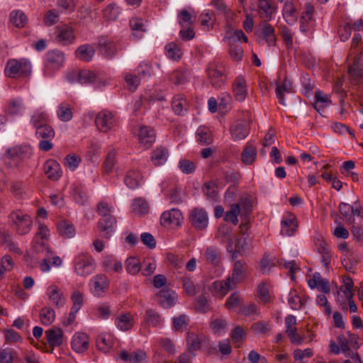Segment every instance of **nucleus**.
Segmentation results:
<instances>
[{"instance_id": "f257e3e1", "label": "nucleus", "mask_w": 363, "mask_h": 363, "mask_svg": "<svg viewBox=\"0 0 363 363\" xmlns=\"http://www.w3.org/2000/svg\"><path fill=\"white\" fill-rule=\"evenodd\" d=\"M5 74L10 78L28 77L32 72L30 62L26 59L8 60L5 67Z\"/></svg>"}, {"instance_id": "f03ea898", "label": "nucleus", "mask_w": 363, "mask_h": 363, "mask_svg": "<svg viewBox=\"0 0 363 363\" xmlns=\"http://www.w3.org/2000/svg\"><path fill=\"white\" fill-rule=\"evenodd\" d=\"M11 225L16 233L20 235L28 234L32 228L33 220L30 216L17 210L9 216Z\"/></svg>"}, {"instance_id": "7ed1b4c3", "label": "nucleus", "mask_w": 363, "mask_h": 363, "mask_svg": "<svg viewBox=\"0 0 363 363\" xmlns=\"http://www.w3.org/2000/svg\"><path fill=\"white\" fill-rule=\"evenodd\" d=\"M255 35L259 45L267 43L269 47L277 45V36L274 27L267 21L258 25L255 30Z\"/></svg>"}, {"instance_id": "20e7f679", "label": "nucleus", "mask_w": 363, "mask_h": 363, "mask_svg": "<svg viewBox=\"0 0 363 363\" xmlns=\"http://www.w3.org/2000/svg\"><path fill=\"white\" fill-rule=\"evenodd\" d=\"M55 132L52 126L45 125L38 127L35 131V136L40 140L38 147L40 150L48 152L53 147L52 140L54 139Z\"/></svg>"}, {"instance_id": "39448f33", "label": "nucleus", "mask_w": 363, "mask_h": 363, "mask_svg": "<svg viewBox=\"0 0 363 363\" xmlns=\"http://www.w3.org/2000/svg\"><path fill=\"white\" fill-rule=\"evenodd\" d=\"M208 78L210 84L216 89L221 88L227 79L224 67L221 64L211 62L207 69Z\"/></svg>"}, {"instance_id": "423d86ee", "label": "nucleus", "mask_w": 363, "mask_h": 363, "mask_svg": "<svg viewBox=\"0 0 363 363\" xmlns=\"http://www.w3.org/2000/svg\"><path fill=\"white\" fill-rule=\"evenodd\" d=\"M90 290L91 294L97 297L104 296L109 287V280L104 274H97L90 281Z\"/></svg>"}, {"instance_id": "0eeeda50", "label": "nucleus", "mask_w": 363, "mask_h": 363, "mask_svg": "<svg viewBox=\"0 0 363 363\" xmlns=\"http://www.w3.org/2000/svg\"><path fill=\"white\" fill-rule=\"evenodd\" d=\"M191 225L197 230H205L208 224V217L206 211L203 208H194L189 215Z\"/></svg>"}, {"instance_id": "6e6552de", "label": "nucleus", "mask_w": 363, "mask_h": 363, "mask_svg": "<svg viewBox=\"0 0 363 363\" xmlns=\"http://www.w3.org/2000/svg\"><path fill=\"white\" fill-rule=\"evenodd\" d=\"M95 123L99 130L104 133L111 130L116 123L113 113L108 111L99 112L96 115Z\"/></svg>"}, {"instance_id": "1a4fd4ad", "label": "nucleus", "mask_w": 363, "mask_h": 363, "mask_svg": "<svg viewBox=\"0 0 363 363\" xmlns=\"http://www.w3.org/2000/svg\"><path fill=\"white\" fill-rule=\"evenodd\" d=\"M184 218L182 212L177 208H172L164 211L160 218V223L164 227L170 225L179 226Z\"/></svg>"}, {"instance_id": "9d476101", "label": "nucleus", "mask_w": 363, "mask_h": 363, "mask_svg": "<svg viewBox=\"0 0 363 363\" xmlns=\"http://www.w3.org/2000/svg\"><path fill=\"white\" fill-rule=\"evenodd\" d=\"M247 264L244 260L235 262L232 273L228 277L237 286V285L245 280L247 277Z\"/></svg>"}, {"instance_id": "9b49d317", "label": "nucleus", "mask_w": 363, "mask_h": 363, "mask_svg": "<svg viewBox=\"0 0 363 363\" xmlns=\"http://www.w3.org/2000/svg\"><path fill=\"white\" fill-rule=\"evenodd\" d=\"M139 143L145 148H150L156 140L155 130L145 125H140L138 132Z\"/></svg>"}, {"instance_id": "f8f14e48", "label": "nucleus", "mask_w": 363, "mask_h": 363, "mask_svg": "<svg viewBox=\"0 0 363 363\" xmlns=\"http://www.w3.org/2000/svg\"><path fill=\"white\" fill-rule=\"evenodd\" d=\"M97 49L103 56L107 58H113L117 54L115 43L106 36L99 38Z\"/></svg>"}, {"instance_id": "ddd939ff", "label": "nucleus", "mask_w": 363, "mask_h": 363, "mask_svg": "<svg viewBox=\"0 0 363 363\" xmlns=\"http://www.w3.org/2000/svg\"><path fill=\"white\" fill-rule=\"evenodd\" d=\"M236 286L227 277L225 279L217 280L213 282L212 289L214 296L222 298L230 291L235 289Z\"/></svg>"}, {"instance_id": "4468645a", "label": "nucleus", "mask_w": 363, "mask_h": 363, "mask_svg": "<svg viewBox=\"0 0 363 363\" xmlns=\"http://www.w3.org/2000/svg\"><path fill=\"white\" fill-rule=\"evenodd\" d=\"M230 133L235 140L245 139L249 134L250 128L245 120H238L231 125Z\"/></svg>"}, {"instance_id": "2eb2a0df", "label": "nucleus", "mask_w": 363, "mask_h": 363, "mask_svg": "<svg viewBox=\"0 0 363 363\" xmlns=\"http://www.w3.org/2000/svg\"><path fill=\"white\" fill-rule=\"evenodd\" d=\"M46 295L56 308H61L65 304V298L62 291L56 286L50 285L47 288Z\"/></svg>"}, {"instance_id": "dca6fc26", "label": "nucleus", "mask_w": 363, "mask_h": 363, "mask_svg": "<svg viewBox=\"0 0 363 363\" xmlns=\"http://www.w3.org/2000/svg\"><path fill=\"white\" fill-rule=\"evenodd\" d=\"M65 55L62 52L55 50L48 51L45 57V65L48 68L59 69L64 63Z\"/></svg>"}, {"instance_id": "f3484780", "label": "nucleus", "mask_w": 363, "mask_h": 363, "mask_svg": "<svg viewBox=\"0 0 363 363\" xmlns=\"http://www.w3.org/2000/svg\"><path fill=\"white\" fill-rule=\"evenodd\" d=\"M121 360L129 363H146L147 354L141 350H135L133 352H128L126 350H122L119 353Z\"/></svg>"}, {"instance_id": "a211bd4d", "label": "nucleus", "mask_w": 363, "mask_h": 363, "mask_svg": "<svg viewBox=\"0 0 363 363\" xmlns=\"http://www.w3.org/2000/svg\"><path fill=\"white\" fill-rule=\"evenodd\" d=\"M43 171L49 179L57 181L62 176L60 164L55 160H48L43 164Z\"/></svg>"}, {"instance_id": "6ab92c4d", "label": "nucleus", "mask_w": 363, "mask_h": 363, "mask_svg": "<svg viewBox=\"0 0 363 363\" xmlns=\"http://www.w3.org/2000/svg\"><path fill=\"white\" fill-rule=\"evenodd\" d=\"M47 342L52 348L60 347L63 343L64 334L61 328L54 327L45 331Z\"/></svg>"}, {"instance_id": "aec40b11", "label": "nucleus", "mask_w": 363, "mask_h": 363, "mask_svg": "<svg viewBox=\"0 0 363 363\" xmlns=\"http://www.w3.org/2000/svg\"><path fill=\"white\" fill-rule=\"evenodd\" d=\"M71 346L77 353H84L89 347L88 336L84 333H77L74 335Z\"/></svg>"}, {"instance_id": "412c9836", "label": "nucleus", "mask_w": 363, "mask_h": 363, "mask_svg": "<svg viewBox=\"0 0 363 363\" xmlns=\"http://www.w3.org/2000/svg\"><path fill=\"white\" fill-rule=\"evenodd\" d=\"M293 91H294L291 82L288 80L286 77H285L282 82H276L275 93L280 104L285 106L286 103L284 98V94H289L292 93Z\"/></svg>"}, {"instance_id": "4be33fe9", "label": "nucleus", "mask_w": 363, "mask_h": 363, "mask_svg": "<svg viewBox=\"0 0 363 363\" xmlns=\"http://www.w3.org/2000/svg\"><path fill=\"white\" fill-rule=\"evenodd\" d=\"M233 92L237 101L241 102L245 99L247 95L246 82L242 76L236 77L233 84Z\"/></svg>"}, {"instance_id": "5701e85b", "label": "nucleus", "mask_w": 363, "mask_h": 363, "mask_svg": "<svg viewBox=\"0 0 363 363\" xmlns=\"http://www.w3.org/2000/svg\"><path fill=\"white\" fill-rule=\"evenodd\" d=\"M57 40L62 45H69L74 42L75 35L72 28L63 26L57 28Z\"/></svg>"}, {"instance_id": "b1692460", "label": "nucleus", "mask_w": 363, "mask_h": 363, "mask_svg": "<svg viewBox=\"0 0 363 363\" xmlns=\"http://www.w3.org/2000/svg\"><path fill=\"white\" fill-rule=\"evenodd\" d=\"M308 284L311 289L317 288L325 294L330 292V288L328 280L323 279L318 272L313 274V278L308 281Z\"/></svg>"}, {"instance_id": "393cba45", "label": "nucleus", "mask_w": 363, "mask_h": 363, "mask_svg": "<svg viewBox=\"0 0 363 363\" xmlns=\"http://www.w3.org/2000/svg\"><path fill=\"white\" fill-rule=\"evenodd\" d=\"M94 262L91 259H82L75 264V272L79 276H87L94 271Z\"/></svg>"}, {"instance_id": "a878e982", "label": "nucleus", "mask_w": 363, "mask_h": 363, "mask_svg": "<svg viewBox=\"0 0 363 363\" xmlns=\"http://www.w3.org/2000/svg\"><path fill=\"white\" fill-rule=\"evenodd\" d=\"M114 323L119 330L127 331L133 327L135 322L130 313H122L115 318Z\"/></svg>"}, {"instance_id": "bb28decb", "label": "nucleus", "mask_w": 363, "mask_h": 363, "mask_svg": "<svg viewBox=\"0 0 363 363\" xmlns=\"http://www.w3.org/2000/svg\"><path fill=\"white\" fill-rule=\"evenodd\" d=\"M116 220L112 216H108V218H102L98 222V228L101 232L104 233L103 236L108 239L111 233L114 230V225Z\"/></svg>"}, {"instance_id": "cd10ccee", "label": "nucleus", "mask_w": 363, "mask_h": 363, "mask_svg": "<svg viewBox=\"0 0 363 363\" xmlns=\"http://www.w3.org/2000/svg\"><path fill=\"white\" fill-rule=\"evenodd\" d=\"M160 303L164 308H170L174 304L175 294L167 288H163L158 294Z\"/></svg>"}, {"instance_id": "c85d7f7f", "label": "nucleus", "mask_w": 363, "mask_h": 363, "mask_svg": "<svg viewBox=\"0 0 363 363\" xmlns=\"http://www.w3.org/2000/svg\"><path fill=\"white\" fill-rule=\"evenodd\" d=\"M75 55L82 61L90 62L95 55V49L89 44H84L76 50Z\"/></svg>"}, {"instance_id": "c756f323", "label": "nucleus", "mask_w": 363, "mask_h": 363, "mask_svg": "<svg viewBox=\"0 0 363 363\" xmlns=\"http://www.w3.org/2000/svg\"><path fill=\"white\" fill-rule=\"evenodd\" d=\"M204 257L206 262L213 267L218 266L222 259L220 251L213 246L206 248Z\"/></svg>"}, {"instance_id": "7c9ffc66", "label": "nucleus", "mask_w": 363, "mask_h": 363, "mask_svg": "<svg viewBox=\"0 0 363 363\" xmlns=\"http://www.w3.org/2000/svg\"><path fill=\"white\" fill-rule=\"evenodd\" d=\"M141 179V173L138 170L131 169L125 174L124 182L128 188L135 189L139 186Z\"/></svg>"}, {"instance_id": "2f4dec72", "label": "nucleus", "mask_w": 363, "mask_h": 363, "mask_svg": "<svg viewBox=\"0 0 363 363\" xmlns=\"http://www.w3.org/2000/svg\"><path fill=\"white\" fill-rule=\"evenodd\" d=\"M197 142L202 145H210L213 142V135L208 127L200 126L196 132Z\"/></svg>"}, {"instance_id": "473e14b6", "label": "nucleus", "mask_w": 363, "mask_h": 363, "mask_svg": "<svg viewBox=\"0 0 363 363\" xmlns=\"http://www.w3.org/2000/svg\"><path fill=\"white\" fill-rule=\"evenodd\" d=\"M190 75L188 69H177L171 74L169 79L176 85H182L189 81Z\"/></svg>"}, {"instance_id": "72a5a7b5", "label": "nucleus", "mask_w": 363, "mask_h": 363, "mask_svg": "<svg viewBox=\"0 0 363 363\" xmlns=\"http://www.w3.org/2000/svg\"><path fill=\"white\" fill-rule=\"evenodd\" d=\"M169 152L167 148L158 147L155 149L151 155V161L156 166L162 165L167 160Z\"/></svg>"}, {"instance_id": "f704fd0d", "label": "nucleus", "mask_w": 363, "mask_h": 363, "mask_svg": "<svg viewBox=\"0 0 363 363\" xmlns=\"http://www.w3.org/2000/svg\"><path fill=\"white\" fill-rule=\"evenodd\" d=\"M257 156V149L255 146L250 144H247L242 154H241V160L242 162L247 165L252 164Z\"/></svg>"}, {"instance_id": "c9c22d12", "label": "nucleus", "mask_w": 363, "mask_h": 363, "mask_svg": "<svg viewBox=\"0 0 363 363\" xmlns=\"http://www.w3.org/2000/svg\"><path fill=\"white\" fill-rule=\"evenodd\" d=\"M59 234L65 238H71L75 235V228L71 223L61 220L57 223Z\"/></svg>"}, {"instance_id": "e433bc0d", "label": "nucleus", "mask_w": 363, "mask_h": 363, "mask_svg": "<svg viewBox=\"0 0 363 363\" xmlns=\"http://www.w3.org/2000/svg\"><path fill=\"white\" fill-rule=\"evenodd\" d=\"M112 345V337L110 334H101L96 338L97 348L105 353L109 351Z\"/></svg>"}, {"instance_id": "4c0bfd02", "label": "nucleus", "mask_w": 363, "mask_h": 363, "mask_svg": "<svg viewBox=\"0 0 363 363\" xmlns=\"http://www.w3.org/2000/svg\"><path fill=\"white\" fill-rule=\"evenodd\" d=\"M296 9L291 2H286L283 8V16L289 24H293L297 21Z\"/></svg>"}, {"instance_id": "58836bf2", "label": "nucleus", "mask_w": 363, "mask_h": 363, "mask_svg": "<svg viewBox=\"0 0 363 363\" xmlns=\"http://www.w3.org/2000/svg\"><path fill=\"white\" fill-rule=\"evenodd\" d=\"M125 268L128 274L135 275L142 269V265L138 258L130 257L125 260Z\"/></svg>"}, {"instance_id": "ea45409f", "label": "nucleus", "mask_w": 363, "mask_h": 363, "mask_svg": "<svg viewBox=\"0 0 363 363\" xmlns=\"http://www.w3.org/2000/svg\"><path fill=\"white\" fill-rule=\"evenodd\" d=\"M57 115L61 121H71L73 116L71 106L67 103L60 104L57 110Z\"/></svg>"}, {"instance_id": "a19ab883", "label": "nucleus", "mask_w": 363, "mask_h": 363, "mask_svg": "<svg viewBox=\"0 0 363 363\" xmlns=\"http://www.w3.org/2000/svg\"><path fill=\"white\" fill-rule=\"evenodd\" d=\"M187 101L182 95L175 96L172 102V109L177 115H183L186 111Z\"/></svg>"}, {"instance_id": "79ce46f5", "label": "nucleus", "mask_w": 363, "mask_h": 363, "mask_svg": "<svg viewBox=\"0 0 363 363\" xmlns=\"http://www.w3.org/2000/svg\"><path fill=\"white\" fill-rule=\"evenodd\" d=\"M349 74L355 83H359L363 78L362 69L359 67V58H355L349 67Z\"/></svg>"}, {"instance_id": "37998d69", "label": "nucleus", "mask_w": 363, "mask_h": 363, "mask_svg": "<svg viewBox=\"0 0 363 363\" xmlns=\"http://www.w3.org/2000/svg\"><path fill=\"white\" fill-rule=\"evenodd\" d=\"M40 318L42 324L50 325L55 318V312L53 308L49 306L43 307L40 312Z\"/></svg>"}, {"instance_id": "c03bdc74", "label": "nucleus", "mask_w": 363, "mask_h": 363, "mask_svg": "<svg viewBox=\"0 0 363 363\" xmlns=\"http://www.w3.org/2000/svg\"><path fill=\"white\" fill-rule=\"evenodd\" d=\"M165 50L168 58L175 61H178L181 59L182 51L174 42H171L167 44L165 47Z\"/></svg>"}, {"instance_id": "a18cd8bd", "label": "nucleus", "mask_w": 363, "mask_h": 363, "mask_svg": "<svg viewBox=\"0 0 363 363\" xmlns=\"http://www.w3.org/2000/svg\"><path fill=\"white\" fill-rule=\"evenodd\" d=\"M145 321L152 327H160L162 324V319L160 315L152 309L145 311Z\"/></svg>"}, {"instance_id": "49530a36", "label": "nucleus", "mask_w": 363, "mask_h": 363, "mask_svg": "<svg viewBox=\"0 0 363 363\" xmlns=\"http://www.w3.org/2000/svg\"><path fill=\"white\" fill-rule=\"evenodd\" d=\"M11 22L18 28H23L27 23L28 18L21 11H13L10 14Z\"/></svg>"}, {"instance_id": "de8ad7c7", "label": "nucleus", "mask_w": 363, "mask_h": 363, "mask_svg": "<svg viewBox=\"0 0 363 363\" xmlns=\"http://www.w3.org/2000/svg\"><path fill=\"white\" fill-rule=\"evenodd\" d=\"M102 265L106 272L113 271L115 272H119L123 269L121 262L113 259L111 257H105L103 260Z\"/></svg>"}, {"instance_id": "09e8293b", "label": "nucleus", "mask_w": 363, "mask_h": 363, "mask_svg": "<svg viewBox=\"0 0 363 363\" xmlns=\"http://www.w3.org/2000/svg\"><path fill=\"white\" fill-rule=\"evenodd\" d=\"M296 228L297 223L295 218L282 220L281 233L283 235L291 236L296 230Z\"/></svg>"}, {"instance_id": "8fccbe9b", "label": "nucleus", "mask_w": 363, "mask_h": 363, "mask_svg": "<svg viewBox=\"0 0 363 363\" xmlns=\"http://www.w3.org/2000/svg\"><path fill=\"white\" fill-rule=\"evenodd\" d=\"M240 212L239 204H233L230 211H227L224 216V220L228 222H231L233 225H236L238 223V216Z\"/></svg>"}, {"instance_id": "3c124183", "label": "nucleus", "mask_w": 363, "mask_h": 363, "mask_svg": "<svg viewBox=\"0 0 363 363\" xmlns=\"http://www.w3.org/2000/svg\"><path fill=\"white\" fill-rule=\"evenodd\" d=\"M117 162L116 159V152L115 150L112 149L111 150L105 159L104 163V171L109 174L112 172L116 163Z\"/></svg>"}, {"instance_id": "603ef678", "label": "nucleus", "mask_w": 363, "mask_h": 363, "mask_svg": "<svg viewBox=\"0 0 363 363\" xmlns=\"http://www.w3.org/2000/svg\"><path fill=\"white\" fill-rule=\"evenodd\" d=\"M179 23L182 27L192 25L195 21L196 16L192 15L188 10L182 9L178 13Z\"/></svg>"}, {"instance_id": "864d4df0", "label": "nucleus", "mask_w": 363, "mask_h": 363, "mask_svg": "<svg viewBox=\"0 0 363 363\" xmlns=\"http://www.w3.org/2000/svg\"><path fill=\"white\" fill-rule=\"evenodd\" d=\"M132 208L134 213L138 214L147 213L149 210L148 203L141 198H138L133 200L132 203Z\"/></svg>"}, {"instance_id": "5fc2aeb1", "label": "nucleus", "mask_w": 363, "mask_h": 363, "mask_svg": "<svg viewBox=\"0 0 363 363\" xmlns=\"http://www.w3.org/2000/svg\"><path fill=\"white\" fill-rule=\"evenodd\" d=\"M202 337L194 333H189L187 335V344L191 352L198 350L201 347Z\"/></svg>"}, {"instance_id": "6e6d98bb", "label": "nucleus", "mask_w": 363, "mask_h": 363, "mask_svg": "<svg viewBox=\"0 0 363 363\" xmlns=\"http://www.w3.org/2000/svg\"><path fill=\"white\" fill-rule=\"evenodd\" d=\"M247 249V238L242 235L238 238L235 245V252H233L232 259H234L238 257L242 252Z\"/></svg>"}, {"instance_id": "4d7b16f0", "label": "nucleus", "mask_w": 363, "mask_h": 363, "mask_svg": "<svg viewBox=\"0 0 363 363\" xmlns=\"http://www.w3.org/2000/svg\"><path fill=\"white\" fill-rule=\"evenodd\" d=\"M71 301L72 302L71 309H73L74 311H79L84 303L83 294L79 290L74 291L71 296Z\"/></svg>"}, {"instance_id": "13d9d810", "label": "nucleus", "mask_w": 363, "mask_h": 363, "mask_svg": "<svg viewBox=\"0 0 363 363\" xmlns=\"http://www.w3.org/2000/svg\"><path fill=\"white\" fill-rule=\"evenodd\" d=\"M49 232H50V230L46 225L41 224V223L39 224L38 235L40 237L42 240L37 243V245H38L37 247H43L45 248V250H46L47 252H49L50 249L45 246L44 240H47L48 238Z\"/></svg>"}, {"instance_id": "bf43d9fd", "label": "nucleus", "mask_w": 363, "mask_h": 363, "mask_svg": "<svg viewBox=\"0 0 363 363\" xmlns=\"http://www.w3.org/2000/svg\"><path fill=\"white\" fill-rule=\"evenodd\" d=\"M96 74L90 70H82L78 72V82L85 84L95 81Z\"/></svg>"}, {"instance_id": "052dcab7", "label": "nucleus", "mask_w": 363, "mask_h": 363, "mask_svg": "<svg viewBox=\"0 0 363 363\" xmlns=\"http://www.w3.org/2000/svg\"><path fill=\"white\" fill-rule=\"evenodd\" d=\"M141 265L142 267H143V269H141L142 274L145 277H149L152 275L154 273L157 266L155 260L152 259H145Z\"/></svg>"}, {"instance_id": "680f3d73", "label": "nucleus", "mask_w": 363, "mask_h": 363, "mask_svg": "<svg viewBox=\"0 0 363 363\" xmlns=\"http://www.w3.org/2000/svg\"><path fill=\"white\" fill-rule=\"evenodd\" d=\"M189 318L184 315L182 314L172 319L173 328L175 330H182L186 328L188 325Z\"/></svg>"}, {"instance_id": "e2e57ef3", "label": "nucleus", "mask_w": 363, "mask_h": 363, "mask_svg": "<svg viewBox=\"0 0 363 363\" xmlns=\"http://www.w3.org/2000/svg\"><path fill=\"white\" fill-rule=\"evenodd\" d=\"M288 302L293 310H299L302 307L301 299L296 290H291L289 292Z\"/></svg>"}, {"instance_id": "0e129e2a", "label": "nucleus", "mask_w": 363, "mask_h": 363, "mask_svg": "<svg viewBox=\"0 0 363 363\" xmlns=\"http://www.w3.org/2000/svg\"><path fill=\"white\" fill-rule=\"evenodd\" d=\"M241 302L240 294L239 292H234L227 298L225 306L228 310H233L238 307Z\"/></svg>"}, {"instance_id": "69168bd1", "label": "nucleus", "mask_w": 363, "mask_h": 363, "mask_svg": "<svg viewBox=\"0 0 363 363\" xmlns=\"http://www.w3.org/2000/svg\"><path fill=\"white\" fill-rule=\"evenodd\" d=\"M195 310L201 313H206L209 310V304L207 298L204 296H199L194 306Z\"/></svg>"}, {"instance_id": "338daca9", "label": "nucleus", "mask_w": 363, "mask_h": 363, "mask_svg": "<svg viewBox=\"0 0 363 363\" xmlns=\"http://www.w3.org/2000/svg\"><path fill=\"white\" fill-rule=\"evenodd\" d=\"M275 266V263L273 259H271L269 255L265 253L259 262L260 270L262 273H267L269 269Z\"/></svg>"}, {"instance_id": "774afa93", "label": "nucleus", "mask_w": 363, "mask_h": 363, "mask_svg": "<svg viewBox=\"0 0 363 363\" xmlns=\"http://www.w3.org/2000/svg\"><path fill=\"white\" fill-rule=\"evenodd\" d=\"M257 295L263 303H267L270 300L268 284L262 282L257 287Z\"/></svg>"}]
</instances>
